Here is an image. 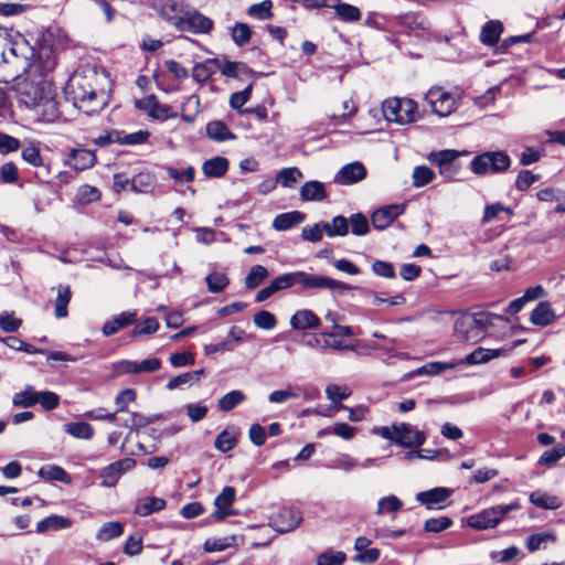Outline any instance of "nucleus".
<instances>
[{
    "instance_id": "obj_1",
    "label": "nucleus",
    "mask_w": 565,
    "mask_h": 565,
    "mask_svg": "<svg viewBox=\"0 0 565 565\" xmlns=\"http://www.w3.org/2000/svg\"><path fill=\"white\" fill-rule=\"evenodd\" d=\"M17 93L21 103L35 109L40 120L51 122L58 117V105L53 85L41 74L19 78Z\"/></svg>"
},
{
    "instance_id": "obj_2",
    "label": "nucleus",
    "mask_w": 565,
    "mask_h": 565,
    "mask_svg": "<svg viewBox=\"0 0 565 565\" xmlns=\"http://www.w3.org/2000/svg\"><path fill=\"white\" fill-rule=\"evenodd\" d=\"M100 79L105 76L95 70L75 72L66 84L65 95L81 111L95 113L106 103L104 90L97 87Z\"/></svg>"
},
{
    "instance_id": "obj_3",
    "label": "nucleus",
    "mask_w": 565,
    "mask_h": 565,
    "mask_svg": "<svg viewBox=\"0 0 565 565\" xmlns=\"http://www.w3.org/2000/svg\"><path fill=\"white\" fill-rule=\"evenodd\" d=\"M494 319L507 321L503 316L488 311L460 313L455 319V334L461 341L477 343L486 337L487 330L489 327L493 326Z\"/></svg>"
},
{
    "instance_id": "obj_4",
    "label": "nucleus",
    "mask_w": 565,
    "mask_h": 565,
    "mask_svg": "<svg viewBox=\"0 0 565 565\" xmlns=\"http://www.w3.org/2000/svg\"><path fill=\"white\" fill-rule=\"evenodd\" d=\"M373 433L405 448L419 447L426 440L423 431L406 423L374 428Z\"/></svg>"
},
{
    "instance_id": "obj_5",
    "label": "nucleus",
    "mask_w": 565,
    "mask_h": 565,
    "mask_svg": "<svg viewBox=\"0 0 565 565\" xmlns=\"http://www.w3.org/2000/svg\"><path fill=\"white\" fill-rule=\"evenodd\" d=\"M29 51L26 43L23 39L19 41H14L10 44L8 50H4L1 53V62L2 67L7 68V77L3 82H9L10 79L18 81L21 78V73L28 71L30 63L26 56V52Z\"/></svg>"
},
{
    "instance_id": "obj_6",
    "label": "nucleus",
    "mask_w": 565,
    "mask_h": 565,
    "mask_svg": "<svg viewBox=\"0 0 565 565\" xmlns=\"http://www.w3.org/2000/svg\"><path fill=\"white\" fill-rule=\"evenodd\" d=\"M382 111L387 121L398 125L412 124L418 117V106L411 98H387L382 104Z\"/></svg>"
},
{
    "instance_id": "obj_7",
    "label": "nucleus",
    "mask_w": 565,
    "mask_h": 565,
    "mask_svg": "<svg viewBox=\"0 0 565 565\" xmlns=\"http://www.w3.org/2000/svg\"><path fill=\"white\" fill-rule=\"evenodd\" d=\"M511 166V159L504 151H486L475 157L470 169L475 174L500 173L507 171Z\"/></svg>"
},
{
    "instance_id": "obj_8",
    "label": "nucleus",
    "mask_w": 565,
    "mask_h": 565,
    "mask_svg": "<svg viewBox=\"0 0 565 565\" xmlns=\"http://www.w3.org/2000/svg\"><path fill=\"white\" fill-rule=\"evenodd\" d=\"M521 507L518 502L505 505H495L469 516L468 525L476 530L494 527L509 512L516 511Z\"/></svg>"
},
{
    "instance_id": "obj_9",
    "label": "nucleus",
    "mask_w": 565,
    "mask_h": 565,
    "mask_svg": "<svg viewBox=\"0 0 565 565\" xmlns=\"http://www.w3.org/2000/svg\"><path fill=\"white\" fill-rule=\"evenodd\" d=\"M390 28L399 34L420 36L427 29V22L418 14L406 13L392 19Z\"/></svg>"
},
{
    "instance_id": "obj_10",
    "label": "nucleus",
    "mask_w": 565,
    "mask_h": 565,
    "mask_svg": "<svg viewBox=\"0 0 565 565\" xmlns=\"http://www.w3.org/2000/svg\"><path fill=\"white\" fill-rule=\"evenodd\" d=\"M426 100L430 105L433 113L446 117L456 109V98L440 87L430 88L426 94Z\"/></svg>"
},
{
    "instance_id": "obj_11",
    "label": "nucleus",
    "mask_w": 565,
    "mask_h": 565,
    "mask_svg": "<svg viewBox=\"0 0 565 565\" xmlns=\"http://www.w3.org/2000/svg\"><path fill=\"white\" fill-rule=\"evenodd\" d=\"M136 467V460L132 458H124L117 460L107 467L103 468L99 477L102 486L106 488L115 487L121 476Z\"/></svg>"
},
{
    "instance_id": "obj_12",
    "label": "nucleus",
    "mask_w": 565,
    "mask_h": 565,
    "mask_svg": "<svg viewBox=\"0 0 565 565\" xmlns=\"http://www.w3.org/2000/svg\"><path fill=\"white\" fill-rule=\"evenodd\" d=\"M302 521V514L294 508H282L270 520L273 529L279 533L294 531Z\"/></svg>"
},
{
    "instance_id": "obj_13",
    "label": "nucleus",
    "mask_w": 565,
    "mask_h": 565,
    "mask_svg": "<svg viewBox=\"0 0 565 565\" xmlns=\"http://www.w3.org/2000/svg\"><path fill=\"white\" fill-rule=\"evenodd\" d=\"M213 29V21L194 9H189L179 28L180 31L192 33H209Z\"/></svg>"
},
{
    "instance_id": "obj_14",
    "label": "nucleus",
    "mask_w": 565,
    "mask_h": 565,
    "mask_svg": "<svg viewBox=\"0 0 565 565\" xmlns=\"http://www.w3.org/2000/svg\"><path fill=\"white\" fill-rule=\"evenodd\" d=\"M405 211L404 204H392L383 206L376 210L372 216L371 221L375 230H384L388 227L394 220H396L399 215H402Z\"/></svg>"
},
{
    "instance_id": "obj_15",
    "label": "nucleus",
    "mask_w": 565,
    "mask_h": 565,
    "mask_svg": "<svg viewBox=\"0 0 565 565\" xmlns=\"http://www.w3.org/2000/svg\"><path fill=\"white\" fill-rule=\"evenodd\" d=\"M365 177L364 166L355 161L343 166L334 175L333 181L340 185H349L362 181Z\"/></svg>"
},
{
    "instance_id": "obj_16",
    "label": "nucleus",
    "mask_w": 565,
    "mask_h": 565,
    "mask_svg": "<svg viewBox=\"0 0 565 565\" xmlns=\"http://www.w3.org/2000/svg\"><path fill=\"white\" fill-rule=\"evenodd\" d=\"M235 498L236 490L233 487H225L214 500L216 509L212 513V516L216 521H223L227 516L235 514L234 511L231 510V505L235 501Z\"/></svg>"
},
{
    "instance_id": "obj_17",
    "label": "nucleus",
    "mask_w": 565,
    "mask_h": 565,
    "mask_svg": "<svg viewBox=\"0 0 565 565\" xmlns=\"http://www.w3.org/2000/svg\"><path fill=\"white\" fill-rule=\"evenodd\" d=\"M524 340H518L515 341L512 347L510 348H501V349H486V348H478L475 351H472L470 354L467 355L466 362L468 364H480V363H487L491 361L492 359L499 358L503 354H508L512 349H514L516 345L523 343Z\"/></svg>"
},
{
    "instance_id": "obj_18",
    "label": "nucleus",
    "mask_w": 565,
    "mask_h": 565,
    "mask_svg": "<svg viewBox=\"0 0 565 565\" xmlns=\"http://www.w3.org/2000/svg\"><path fill=\"white\" fill-rule=\"evenodd\" d=\"M305 345L309 348H318L322 351L329 349L334 351L351 350L350 345H345L341 340L334 339L333 332H323L318 335H313L309 340L305 341Z\"/></svg>"
},
{
    "instance_id": "obj_19",
    "label": "nucleus",
    "mask_w": 565,
    "mask_h": 565,
    "mask_svg": "<svg viewBox=\"0 0 565 565\" xmlns=\"http://www.w3.org/2000/svg\"><path fill=\"white\" fill-rule=\"evenodd\" d=\"M190 7L182 1L166 0L161 8L162 17L178 29L184 20Z\"/></svg>"
},
{
    "instance_id": "obj_20",
    "label": "nucleus",
    "mask_w": 565,
    "mask_h": 565,
    "mask_svg": "<svg viewBox=\"0 0 565 565\" xmlns=\"http://www.w3.org/2000/svg\"><path fill=\"white\" fill-rule=\"evenodd\" d=\"M95 152L87 149L71 150L66 160V164L77 171L89 169L95 164Z\"/></svg>"
},
{
    "instance_id": "obj_21",
    "label": "nucleus",
    "mask_w": 565,
    "mask_h": 565,
    "mask_svg": "<svg viewBox=\"0 0 565 565\" xmlns=\"http://www.w3.org/2000/svg\"><path fill=\"white\" fill-rule=\"evenodd\" d=\"M137 106L149 114V116L157 119L172 118L175 115L171 114V107L161 105L157 97L151 95L141 100H138Z\"/></svg>"
},
{
    "instance_id": "obj_22",
    "label": "nucleus",
    "mask_w": 565,
    "mask_h": 565,
    "mask_svg": "<svg viewBox=\"0 0 565 565\" xmlns=\"http://www.w3.org/2000/svg\"><path fill=\"white\" fill-rule=\"evenodd\" d=\"M329 278L307 271H296V284L303 290L328 289Z\"/></svg>"
},
{
    "instance_id": "obj_23",
    "label": "nucleus",
    "mask_w": 565,
    "mask_h": 565,
    "mask_svg": "<svg viewBox=\"0 0 565 565\" xmlns=\"http://www.w3.org/2000/svg\"><path fill=\"white\" fill-rule=\"evenodd\" d=\"M290 326L295 330L315 329L320 326V319L312 310L300 309L290 318Z\"/></svg>"
},
{
    "instance_id": "obj_24",
    "label": "nucleus",
    "mask_w": 565,
    "mask_h": 565,
    "mask_svg": "<svg viewBox=\"0 0 565 565\" xmlns=\"http://www.w3.org/2000/svg\"><path fill=\"white\" fill-rule=\"evenodd\" d=\"M300 198L306 202H320L327 199L326 185L320 181H307L299 191Z\"/></svg>"
},
{
    "instance_id": "obj_25",
    "label": "nucleus",
    "mask_w": 565,
    "mask_h": 565,
    "mask_svg": "<svg viewBox=\"0 0 565 565\" xmlns=\"http://www.w3.org/2000/svg\"><path fill=\"white\" fill-rule=\"evenodd\" d=\"M450 497V490L447 488H435L428 491L417 493L416 499L428 509L443 503Z\"/></svg>"
},
{
    "instance_id": "obj_26",
    "label": "nucleus",
    "mask_w": 565,
    "mask_h": 565,
    "mask_svg": "<svg viewBox=\"0 0 565 565\" xmlns=\"http://www.w3.org/2000/svg\"><path fill=\"white\" fill-rule=\"evenodd\" d=\"M305 218L306 215L299 211L281 213L274 218L273 227L279 232L288 231L292 226L302 223Z\"/></svg>"
},
{
    "instance_id": "obj_27",
    "label": "nucleus",
    "mask_w": 565,
    "mask_h": 565,
    "mask_svg": "<svg viewBox=\"0 0 565 565\" xmlns=\"http://www.w3.org/2000/svg\"><path fill=\"white\" fill-rule=\"evenodd\" d=\"M166 500L158 497H145L137 501L135 513L140 516L150 515L153 512L161 511L166 508Z\"/></svg>"
},
{
    "instance_id": "obj_28",
    "label": "nucleus",
    "mask_w": 565,
    "mask_h": 565,
    "mask_svg": "<svg viewBox=\"0 0 565 565\" xmlns=\"http://www.w3.org/2000/svg\"><path fill=\"white\" fill-rule=\"evenodd\" d=\"M503 32V24L499 20L488 21L481 29L480 41L482 44L494 45Z\"/></svg>"
},
{
    "instance_id": "obj_29",
    "label": "nucleus",
    "mask_w": 565,
    "mask_h": 565,
    "mask_svg": "<svg viewBox=\"0 0 565 565\" xmlns=\"http://www.w3.org/2000/svg\"><path fill=\"white\" fill-rule=\"evenodd\" d=\"M218 65L220 60L217 58H207L202 63L195 64L192 71L193 79L199 83L206 82L218 70Z\"/></svg>"
},
{
    "instance_id": "obj_30",
    "label": "nucleus",
    "mask_w": 565,
    "mask_h": 565,
    "mask_svg": "<svg viewBox=\"0 0 565 565\" xmlns=\"http://www.w3.org/2000/svg\"><path fill=\"white\" fill-rule=\"evenodd\" d=\"M136 312H122L103 326V333L106 337L115 334L120 329L136 321Z\"/></svg>"
},
{
    "instance_id": "obj_31",
    "label": "nucleus",
    "mask_w": 565,
    "mask_h": 565,
    "mask_svg": "<svg viewBox=\"0 0 565 565\" xmlns=\"http://www.w3.org/2000/svg\"><path fill=\"white\" fill-rule=\"evenodd\" d=\"M72 525V521L68 518L61 515H50L36 524V531L39 533H45L49 531H58L68 529Z\"/></svg>"
},
{
    "instance_id": "obj_32",
    "label": "nucleus",
    "mask_w": 565,
    "mask_h": 565,
    "mask_svg": "<svg viewBox=\"0 0 565 565\" xmlns=\"http://www.w3.org/2000/svg\"><path fill=\"white\" fill-rule=\"evenodd\" d=\"M227 170L228 160L224 157H214L202 164V171L209 178H221Z\"/></svg>"
},
{
    "instance_id": "obj_33",
    "label": "nucleus",
    "mask_w": 565,
    "mask_h": 565,
    "mask_svg": "<svg viewBox=\"0 0 565 565\" xmlns=\"http://www.w3.org/2000/svg\"><path fill=\"white\" fill-rule=\"evenodd\" d=\"M555 318L554 311L548 302H540L531 313V322L535 326L545 327Z\"/></svg>"
},
{
    "instance_id": "obj_34",
    "label": "nucleus",
    "mask_w": 565,
    "mask_h": 565,
    "mask_svg": "<svg viewBox=\"0 0 565 565\" xmlns=\"http://www.w3.org/2000/svg\"><path fill=\"white\" fill-rule=\"evenodd\" d=\"M530 502L536 508L545 510H556L561 507V501L557 497L542 491L532 492L530 494Z\"/></svg>"
},
{
    "instance_id": "obj_35",
    "label": "nucleus",
    "mask_w": 565,
    "mask_h": 565,
    "mask_svg": "<svg viewBox=\"0 0 565 565\" xmlns=\"http://www.w3.org/2000/svg\"><path fill=\"white\" fill-rule=\"evenodd\" d=\"M218 71L227 77L249 75L253 71L243 62L220 61Z\"/></svg>"
},
{
    "instance_id": "obj_36",
    "label": "nucleus",
    "mask_w": 565,
    "mask_h": 565,
    "mask_svg": "<svg viewBox=\"0 0 565 565\" xmlns=\"http://www.w3.org/2000/svg\"><path fill=\"white\" fill-rule=\"evenodd\" d=\"M64 430L74 438L85 440L92 439L95 433L93 426L85 422L65 424Z\"/></svg>"
},
{
    "instance_id": "obj_37",
    "label": "nucleus",
    "mask_w": 565,
    "mask_h": 565,
    "mask_svg": "<svg viewBox=\"0 0 565 565\" xmlns=\"http://www.w3.org/2000/svg\"><path fill=\"white\" fill-rule=\"evenodd\" d=\"M206 134L211 139L216 141L235 139V135L232 134L227 126L220 120L209 122L206 125Z\"/></svg>"
},
{
    "instance_id": "obj_38",
    "label": "nucleus",
    "mask_w": 565,
    "mask_h": 565,
    "mask_svg": "<svg viewBox=\"0 0 565 565\" xmlns=\"http://www.w3.org/2000/svg\"><path fill=\"white\" fill-rule=\"evenodd\" d=\"M39 476L49 481H61L64 483L71 482V477L68 473L60 466L55 465H46L40 468Z\"/></svg>"
},
{
    "instance_id": "obj_39",
    "label": "nucleus",
    "mask_w": 565,
    "mask_h": 565,
    "mask_svg": "<svg viewBox=\"0 0 565 565\" xmlns=\"http://www.w3.org/2000/svg\"><path fill=\"white\" fill-rule=\"evenodd\" d=\"M71 300V289L66 285L57 287V295L55 299V317L57 319L65 318L68 313L67 306Z\"/></svg>"
},
{
    "instance_id": "obj_40",
    "label": "nucleus",
    "mask_w": 565,
    "mask_h": 565,
    "mask_svg": "<svg viewBox=\"0 0 565 565\" xmlns=\"http://www.w3.org/2000/svg\"><path fill=\"white\" fill-rule=\"evenodd\" d=\"M556 536L553 532H541L532 534L526 540V548L530 552H535L545 548L548 543H554Z\"/></svg>"
},
{
    "instance_id": "obj_41",
    "label": "nucleus",
    "mask_w": 565,
    "mask_h": 565,
    "mask_svg": "<svg viewBox=\"0 0 565 565\" xmlns=\"http://www.w3.org/2000/svg\"><path fill=\"white\" fill-rule=\"evenodd\" d=\"M303 178L302 172L297 167L284 168L276 174V182L284 188H291Z\"/></svg>"
},
{
    "instance_id": "obj_42",
    "label": "nucleus",
    "mask_w": 565,
    "mask_h": 565,
    "mask_svg": "<svg viewBox=\"0 0 565 565\" xmlns=\"http://www.w3.org/2000/svg\"><path fill=\"white\" fill-rule=\"evenodd\" d=\"M466 153H467L466 151L460 152V151L452 150V149H446V150H441V151L430 152L428 154L427 159L431 163H435L436 166L440 167V166H445V164H450L452 161H457V159L460 156L466 154Z\"/></svg>"
},
{
    "instance_id": "obj_43",
    "label": "nucleus",
    "mask_w": 565,
    "mask_h": 565,
    "mask_svg": "<svg viewBox=\"0 0 565 565\" xmlns=\"http://www.w3.org/2000/svg\"><path fill=\"white\" fill-rule=\"evenodd\" d=\"M324 230L329 237L345 236L349 233V221L342 215L334 216L331 223H324Z\"/></svg>"
},
{
    "instance_id": "obj_44",
    "label": "nucleus",
    "mask_w": 565,
    "mask_h": 565,
    "mask_svg": "<svg viewBox=\"0 0 565 565\" xmlns=\"http://www.w3.org/2000/svg\"><path fill=\"white\" fill-rule=\"evenodd\" d=\"M269 273L263 265L253 266L245 277V287L247 289L257 288L267 277Z\"/></svg>"
},
{
    "instance_id": "obj_45",
    "label": "nucleus",
    "mask_w": 565,
    "mask_h": 565,
    "mask_svg": "<svg viewBox=\"0 0 565 565\" xmlns=\"http://www.w3.org/2000/svg\"><path fill=\"white\" fill-rule=\"evenodd\" d=\"M207 290L212 294L222 292L230 284L228 277L224 273L212 271L205 277Z\"/></svg>"
},
{
    "instance_id": "obj_46",
    "label": "nucleus",
    "mask_w": 565,
    "mask_h": 565,
    "mask_svg": "<svg viewBox=\"0 0 565 565\" xmlns=\"http://www.w3.org/2000/svg\"><path fill=\"white\" fill-rule=\"evenodd\" d=\"M454 367V363L430 362L412 372L407 379H412L416 375H438L441 372Z\"/></svg>"
},
{
    "instance_id": "obj_47",
    "label": "nucleus",
    "mask_w": 565,
    "mask_h": 565,
    "mask_svg": "<svg viewBox=\"0 0 565 565\" xmlns=\"http://www.w3.org/2000/svg\"><path fill=\"white\" fill-rule=\"evenodd\" d=\"M124 527L120 522H107L98 530L96 539L100 542H108L122 534Z\"/></svg>"
},
{
    "instance_id": "obj_48",
    "label": "nucleus",
    "mask_w": 565,
    "mask_h": 565,
    "mask_svg": "<svg viewBox=\"0 0 565 565\" xmlns=\"http://www.w3.org/2000/svg\"><path fill=\"white\" fill-rule=\"evenodd\" d=\"M130 186L134 192L147 193L153 188V177L149 172H140L131 179Z\"/></svg>"
},
{
    "instance_id": "obj_49",
    "label": "nucleus",
    "mask_w": 565,
    "mask_h": 565,
    "mask_svg": "<svg viewBox=\"0 0 565 565\" xmlns=\"http://www.w3.org/2000/svg\"><path fill=\"white\" fill-rule=\"evenodd\" d=\"M243 401H245V394L242 391H231L230 393L225 394L223 397L220 398L218 408L222 412H230L238 404H241Z\"/></svg>"
},
{
    "instance_id": "obj_50",
    "label": "nucleus",
    "mask_w": 565,
    "mask_h": 565,
    "mask_svg": "<svg viewBox=\"0 0 565 565\" xmlns=\"http://www.w3.org/2000/svg\"><path fill=\"white\" fill-rule=\"evenodd\" d=\"M435 178V172L426 167V166H418L414 169L412 179H413V185L415 188H423L430 183Z\"/></svg>"
},
{
    "instance_id": "obj_51",
    "label": "nucleus",
    "mask_w": 565,
    "mask_h": 565,
    "mask_svg": "<svg viewBox=\"0 0 565 565\" xmlns=\"http://www.w3.org/2000/svg\"><path fill=\"white\" fill-rule=\"evenodd\" d=\"M403 507V502L396 495H387L379 500L376 514L395 513Z\"/></svg>"
},
{
    "instance_id": "obj_52",
    "label": "nucleus",
    "mask_w": 565,
    "mask_h": 565,
    "mask_svg": "<svg viewBox=\"0 0 565 565\" xmlns=\"http://www.w3.org/2000/svg\"><path fill=\"white\" fill-rule=\"evenodd\" d=\"M12 404L17 407H31L36 404V392L32 386H26L23 392L14 394Z\"/></svg>"
},
{
    "instance_id": "obj_53",
    "label": "nucleus",
    "mask_w": 565,
    "mask_h": 565,
    "mask_svg": "<svg viewBox=\"0 0 565 565\" xmlns=\"http://www.w3.org/2000/svg\"><path fill=\"white\" fill-rule=\"evenodd\" d=\"M273 2L270 0H264L259 3L253 4L248 8V15L258 20L270 19Z\"/></svg>"
},
{
    "instance_id": "obj_54",
    "label": "nucleus",
    "mask_w": 565,
    "mask_h": 565,
    "mask_svg": "<svg viewBox=\"0 0 565 565\" xmlns=\"http://www.w3.org/2000/svg\"><path fill=\"white\" fill-rule=\"evenodd\" d=\"M296 271L277 276L268 285L273 294L296 286Z\"/></svg>"
},
{
    "instance_id": "obj_55",
    "label": "nucleus",
    "mask_w": 565,
    "mask_h": 565,
    "mask_svg": "<svg viewBox=\"0 0 565 565\" xmlns=\"http://www.w3.org/2000/svg\"><path fill=\"white\" fill-rule=\"evenodd\" d=\"M502 212H507L509 214L512 213L510 207L504 206L500 202L487 204L483 210L481 223L487 224L492 222L493 220H499L500 213Z\"/></svg>"
},
{
    "instance_id": "obj_56",
    "label": "nucleus",
    "mask_w": 565,
    "mask_h": 565,
    "mask_svg": "<svg viewBox=\"0 0 565 565\" xmlns=\"http://www.w3.org/2000/svg\"><path fill=\"white\" fill-rule=\"evenodd\" d=\"M231 36L235 44L238 46H243L250 40L252 31L248 24L246 23H236L231 29Z\"/></svg>"
},
{
    "instance_id": "obj_57",
    "label": "nucleus",
    "mask_w": 565,
    "mask_h": 565,
    "mask_svg": "<svg viewBox=\"0 0 565 565\" xmlns=\"http://www.w3.org/2000/svg\"><path fill=\"white\" fill-rule=\"evenodd\" d=\"M150 134L148 131L139 130L132 134L121 135L116 132V140L120 145H140L148 140Z\"/></svg>"
},
{
    "instance_id": "obj_58",
    "label": "nucleus",
    "mask_w": 565,
    "mask_h": 565,
    "mask_svg": "<svg viewBox=\"0 0 565 565\" xmlns=\"http://www.w3.org/2000/svg\"><path fill=\"white\" fill-rule=\"evenodd\" d=\"M337 15L345 22H356L361 19V11L358 7L342 3L337 8Z\"/></svg>"
},
{
    "instance_id": "obj_59",
    "label": "nucleus",
    "mask_w": 565,
    "mask_h": 565,
    "mask_svg": "<svg viewBox=\"0 0 565 565\" xmlns=\"http://www.w3.org/2000/svg\"><path fill=\"white\" fill-rule=\"evenodd\" d=\"M349 224L351 225V232L354 235L362 236L369 233V221L366 216L361 213L351 215Z\"/></svg>"
},
{
    "instance_id": "obj_60",
    "label": "nucleus",
    "mask_w": 565,
    "mask_h": 565,
    "mask_svg": "<svg viewBox=\"0 0 565 565\" xmlns=\"http://www.w3.org/2000/svg\"><path fill=\"white\" fill-rule=\"evenodd\" d=\"M253 320L256 327L264 330H271L277 324L276 317L267 310H260L255 313Z\"/></svg>"
},
{
    "instance_id": "obj_61",
    "label": "nucleus",
    "mask_w": 565,
    "mask_h": 565,
    "mask_svg": "<svg viewBox=\"0 0 565 565\" xmlns=\"http://www.w3.org/2000/svg\"><path fill=\"white\" fill-rule=\"evenodd\" d=\"M323 233H326L324 223H317L302 227L301 237L308 242H320Z\"/></svg>"
},
{
    "instance_id": "obj_62",
    "label": "nucleus",
    "mask_w": 565,
    "mask_h": 565,
    "mask_svg": "<svg viewBox=\"0 0 565 565\" xmlns=\"http://www.w3.org/2000/svg\"><path fill=\"white\" fill-rule=\"evenodd\" d=\"M345 561V554L340 551H327L317 558V565H342Z\"/></svg>"
},
{
    "instance_id": "obj_63",
    "label": "nucleus",
    "mask_w": 565,
    "mask_h": 565,
    "mask_svg": "<svg viewBox=\"0 0 565 565\" xmlns=\"http://www.w3.org/2000/svg\"><path fill=\"white\" fill-rule=\"evenodd\" d=\"M565 456V446L557 445L553 449L546 450L540 458L539 463L545 466H553L561 458Z\"/></svg>"
},
{
    "instance_id": "obj_64",
    "label": "nucleus",
    "mask_w": 565,
    "mask_h": 565,
    "mask_svg": "<svg viewBox=\"0 0 565 565\" xmlns=\"http://www.w3.org/2000/svg\"><path fill=\"white\" fill-rule=\"evenodd\" d=\"M326 395L331 402L338 403L347 399L351 395V390L347 386L330 384L326 388Z\"/></svg>"
}]
</instances>
